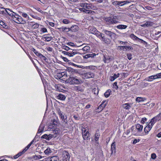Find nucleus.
<instances>
[{
  "label": "nucleus",
  "instance_id": "f257e3e1",
  "mask_svg": "<svg viewBox=\"0 0 161 161\" xmlns=\"http://www.w3.org/2000/svg\"><path fill=\"white\" fill-rule=\"evenodd\" d=\"M69 78L66 80L67 82L70 85L78 84L80 83V80L78 79L76 77H74L71 75H69Z\"/></svg>",
  "mask_w": 161,
  "mask_h": 161
},
{
  "label": "nucleus",
  "instance_id": "f03ea898",
  "mask_svg": "<svg viewBox=\"0 0 161 161\" xmlns=\"http://www.w3.org/2000/svg\"><path fill=\"white\" fill-rule=\"evenodd\" d=\"M103 31L108 36H109L111 39L114 40L116 39L117 37V34L112 32L110 31H108L105 29H103Z\"/></svg>",
  "mask_w": 161,
  "mask_h": 161
},
{
  "label": "nucleus",
  "instance_id": "7ed1b4c3",
  "mask_svg": "<svg viewBox=\"0 0 161 161\" xmlns=\"http://www.w3.org/2000/svg\"><path fill=\"white\" fill-rule=\"evenodd\" d=\"M13 19L15 22L18 24H24L25 23V21L22 17L17 14H16V15L13 17Z\"/></svg>",
  "mask_w": 161,
  "mask_h": 161
},
{
  "label": "nucleus",
  "instance_id": "20e7f679",
  "mask_svg": "<svg viewBox=\"0 0 161 161\" xmlns=\"http://www.w3.org/2000/svg\"><path fill=\"white\" fill-rule=\"evenodd\" d=\"M82 136L83 139L85 140H87L89 139L90 134L88 132V128H83L82 129Z\"/></svg>",
  "mask_w": 161,
  "mask_h": 161
},
{
  "label": "nucleus",
  "instance_id": "39448f33",
  "mask_svg": "<svg viewBox=\"0 0 161 161\" xmlns=\"http://www.w3.org/2000/svg\"><path fill=\"white\" fill-rule=\"evenodd\" d=\"M102 35L103 34L101 33V35H100L99 36H98V37L99 38L102 42L104 43L107 44H109L110 43V39L106 37L104 35L103 36Z\"/></svg>",
  "mask_w": 161,
  "mask_h": 161
},
{
  "label": "nucleus",
  "instance_id": "423d86ee",
  "mask_svg": "<svg viewBox=\"0 0 161 161\" xmlns=\"http://www.w3.org/2000/svg\"><path fill=\"white\" fill-rule=\"evenodd\" d=\"M80 5L81 7L84 8V9L86 8L87 9H94L93 8L94 7H92V4L91 3H80Z\"/></svg>",
  "mask_w": 161,
  "mask_h": 161
},
{
  "label": "nucleus",
  "instance_id": "0eeeda50",
  "mask_svg": "<svg viewBox=\"0 0 161 161\" xmlns=\"http://www.w3.org/2000/svg\"><path fill=\"white\" fill-rule=\"evenodd\" d=\"M89 29V31L91 33L95 35L97 37L99 36L100 35H101V33L98 31L94 27H90Z\"/></svg>",
  "mask_w": 161,
  "mask_h": 161
},
{
  "label": "nucleus",
  "instance_id": "6e6552de",
  "mask_svg": "<svg viewBox=\"0 0 161 161\" xmlns=\"http://www.w3.org/2000/svg\"><path fill=\"white\" fill-rule=\"evenodd\" d=\"M57 135V134L56 133H55L54 134H50L48 135L45 134L42 136L41 138L45 139L47 140H49L53 138H55L56 137Z\"/></svg>",
  "mask_w": 161,
  "mask_h": 161
},
{
  "label": "nucleus",
  "instance_id": "1a4fd4ad",
  "mask_svg": "<svg viewBox=\"0 0 161 161\" xmlns=\"http://www.w3.org/2000/svg\"><path fill=\"white\" fill-rule=\"evenodd\" d=\"M56 76L58 77V78L61 79L63 78L62 80L66 79L68 77V74L67 71H64L60 73L57 74Z\"/></svg>",
  "mask_w": 161,
  "mask_h": 161
},
{
  "label": "nucleus",
  "instance_id": "9d476101",
  "mask_svg": "<svg viewBox=\"0 0 161 161\" xmlns=\"http://www.w3.org/2000/svg\"><path fill=\"white\" fill-rule=\"evenodd\" d=\"M105 21L107 24H116L118 22V21L115 20H114L110 17L105 18Z\"/></svg>",
  "mask_w": 161,
  "mask_h": 161
},
{
  "label": "nucleus",
  "instance_id": "9b49d317",
  "mask_svg": "<svg viewBox=\"0 0 161 161\" xmlns=\"http://www.w3.org/2000/svg\"><path fill=\"white\" fill-rule=\"evenodd\" d=\"M130 37L132 39L135 40H138L139 42H141L142 43L144 44H146L147 42L142 40L138 38L134 34H131L130 36Z\"/></svg>",
  "mask_w": 161,
  "mask_h": 161
},
{
  "label": "nucleus",
  "instance_id": "f8f14e48",
  "mask_svg": "<svg viewBox=\"0 0 161 161\" xmlns=\"http://www.w3.org/2000/svg\"><path fill=\"white\" fill-rule=\"evenodd\" d=\"M63 161H69V156L68 152L64 151L63 153Z\"/></svg>",
  "mask_w": 161,
  "mask_h": 161
},
{
  "label": "nucleus",
  "instance_id": "ddd939ff",
  "mask_svg": "<svg viewBox=\"0 0 161 161\" xmlns=\"http://www.w3.org/2000/svg\"><path fill=\"white\" fill-rule=\"evenodd\" d=\"M84 79H88L93 78L94 76V74L91 72H87L85 73L83 75Z\"/></svg>",
  "mask_w": 161,
  "mask_h": 161
},
{
  "label": "nucleus",
  "instance_id": "4468645a",
  "mask_svg": "<svg viewBox=\"0 0 161 161\" xmlns=\"http://www.w3.org/2000/svg\"><path fill=\"white\" fill-rule=\"evenodd\" d=\"M129 2L127 1H114L113 3V4L115 5H118L120 6H122L124 5L125 3H128Z\"/></svg>",
  "mask_w": 161,
  "mask_h": 161
},
{
  "label": "nucleus",
  "instance_id": "2eb2a0df",
  "mask_svg": "<svg viewBox=\"0 0 161 161\" xmlns=\"http://www.w3.org/2000/svg\"><path fill=\"white\" fill-rule=\"evenodd\" d=\"M111 57L107 55H104L103 60L105 63H109L111 60Z\"/></svg>",
  "mask_w": 161,
  "mask_h": 161
},
{
  "label": "nucleus",
  "instance_id": "dca6fc26",
  "mask_svg": "<svg viewBox=\"0 0 161 161\" xmlns=\"http://www.w3.org/2000/svg\"><path fill=\"white\" fill-rule=\"evenodd\" d=\"M74 89L75 91L77 92H83L84 89V87L83 86H75L74 87Z\"/></svg>",
  "mask_w": 161,
  "mask_h": 161
},
{
  "label": "nucleus",
  "instance_id": "f3484780",
  "mask_svg": "<svg viewBox=\"0 0 161 161\" xmlns=\"http://www.w3.org/2000/svg\"><path fill=\"white\" fill-rule=\"evenodd\" d=\"M78 30V27L77 25H73L70 28H68L67 31H71L72 32H75Z\"/></svg>",
  "mask_w": 161,
  "mask_h": 161
},
{
  "label": "nucleus",
  "instance_id": "a211bd4d",
  "mask_svg": "<svg viewBox=\"0 0 161 161\" xmlns=\"http://www.w3.org/2000/svg\"><path fill=\"white\" fill-rule=\"evenodd\" d=\"M55 97L58 99L63 101L66 98L64 95L62 94H59L57 95H56Z\"/></svg>",
  "mask_w": 161,
  "mask_h": 161
},
{
  "label": "nucleus",
  "instance_id": "6ab92c4d",
  "mask_svg": "<svg viewBox=\"0 0 161 161\" xmlns=\"http://www.w3.org/2000/svg\"><path fill=\"white\" fill-rule=\"evenodd\" d=\"M69 52V57H73L74 55L77 53L76 52L75 50H73L72 49L69 48V50L68 51Z\"/></svg>",
  "mask_w": 161,
  "mask_h": 161
},
{
  "label": "nucleus",
  "instance_id": "aec40b11",
  "mask_svg": "<svg viewBox=\"0 0 161 161\" xmlns=\"http://www.w3.org/2000/svg\"><path fill=\"white\" fill-rule=\"evenodd\" d=\"M105 103V101L103 102L98 107V111L99 112L102 111L103 110V108L105 107L106 105V103Z\"/></svg>",
  "mask_w": 161,
  "mask_h": 161
},
{
  "label": "nucleus",
  "instance_id": "412c9836",
  "mask_svg": "<svg viewBox=\"0 0 161 161\" xmlns=\"http://www.w3.org/2000/svg\"><path fill=\"white\" fill-rule=\"evenodd\" d=\"M6 12L9 15L12 16L13 18L16 15V14L11 11L9 8L6 9Z\"/></svg>",
  "mask_w": 161,
  "mask_h": 161
},
{
  "label": "nucleus",
  "instance_id": "4be33fe9",
  "mask_svg": "<svg viewBox=\"0 0 161 161\" xmlns=\"http://www.w3.org/2000/svg\"><path fill=\"white\" fill-rule=\"evenodd\" d=\"M59 158L57 156H52L48 158L47 159V161H58Z\"/></svg>",
  "mask_w": 161,
  "mask_h": 161
},
{
  "label": "nucleus",
  "instance_id": "5701e85b",
  "mask_svg": "<svg viewBox=\"0 0 161 161\" xmlns=\"http://www.w3.org/2000/svg\"><path fill=\"white\" fill-rule=\"evenodd\" d=\"M111 154L113 153H115L116 152V145L115 142H113L111 145Z\"/></svg>",
  "mask_w": 161,
  "mask_h": 161
},
{
  "label": "nucleus",
  "instance_id": "b1692460",
  "mask_svg": "<svg viewBox=\"0 0 161 161\" xmlns=\"http://www.w3.org/2000/svg\"><path fill=\"white\" fill-rule=\"evenodd\" d=\"M96 55L95 53H88L84 56V58L87 59L89 58H93L96 56Z\"/></svg>",
  "mask_w": 161,
  "mask_h": 161
},
{
  "label": "nucleus",
  "instance_id": "393cba45",
  "mask_svg": "<svg viewBox=\"0 0 161 161\" xmlns=\"http://www.w3.org/2000/svg\"><path fill=\"white\" fill-rule=\"evenodd\" d=\"M136 127L138 132H141L142 131L143 129L142 125L139 124H137L136 126Z\"/></svg>",
  "mask_w": 161,
  "mask_h": 161
},
{
  "label": "nucleus",
  "instance_id": "a878e982",
  "mask_svg": "<svg viewBox=\"0 0 161 161\" xmlns=\"http://www.w3.org/2000/svg\"><path fill=\"white\" fill-rule=\"evenodd\" d=\"M65 71H67V72L69 73L70 75H72L75 72L76 70L69 68H68Z\"/></svg>",
  "mask_w": 161,
  "mask_h": 161
},
{
  "label": "nucleus",
  "instance_id": "bb28decb",
  "mask_svg": "<svg viewBox=\"0 0 161 161\" xmlns=\"http://www.w3.org/2000/svg\"><path fill=\"white\" fill-rule=\"evenodd\" d=\"M44 125L42 124H41L39 127V128L38 129V132L37 133H39L41 132H42L44 130Z\"/></svg>",
  "mask_w": 161,
  "mask_h": 161
},
{
  "label": "nucleus",
  "instance_id": "cd10ccee",
  "mask_svg": "<svg viewBox=\"0 0 161 161\" xmlns=\"http://www.w3.org/2000/svg\"><path fill=\"white\" fill-rule=\"evenodd\" d=\"M152 25V23L150 21H147L144 24L141 25V26L142 27H146L151 26Z\"/></svg>",
  "mask_w": 161,
  "mask_h": 161
},
{
  "label": "nucleus",
  "instance_id": "c85d7f7f",
  "mask_svg": "<svg viewBox=\"0 0 161 161\" xmlns=\"http://www.w3.org/2000/svg\"><path fill=\"white\" fill-rule=\"evenodd\" d=\"M62 86L59 85H55V88L56 91L59 92H62L63 89H62Z\"/></svg>",
  "mask_w": 161,
  "mask_h": 161
},
{
  "label": "nucleus",
  "instance_id": "c756f323",
  "mask_svg": "<svg viewBox=\"0 0 161 161\" xmlns=\"http://www.w3.org/2000/svg\"><path fill=\"white\" fill-rule=\"evenodd\" d=\"M119 74L118 73L117 74H115L113 76H111L110 77V80L113 81L115 80L116 79L119 77Z\"/></svg>",
  "mask_w": 161,
  "mask_h": 161
},
{
  "label": "nucleus",
  "instance_id": "7c9ffc66",
  "mask_svg": "<svg viewBox=\"0 0 161 161\" xmlns=\"http://www.w3.org/2000/svg\"><path fill=\"white\" fill-rule=\"evenodd\" d=\"M100 136V134L99 133H97L95 134V140L96 143H98V140Z\"/></svg>",
  "mask_w": 161,
  "mask_h": 161
},
{
  "label": "nucleus",
  "instance_id": "2f4dec72",
  "mask_svg": "<svg viewBox=\"0 0 161 161\" xmlns=\"http://www.w3.org/2000/svg\"><path fill=\"white\" fill-rule=\"evenodd\" d=\"M52 153V151L50 148H47L44 151L45 154L47 155H49Z\"/></svg>",
  "mask_w": 161,
  "mask_h": 161
},
{
  "label": "nucleus",
  "instance_id": "473e14b6",
  "mask_svg": "<svg viewBox=\"0 0 161 161\" xmlns=\"http://www.w3.org/2000/svg\"><path fill=\"white\" fill-rule=\"evenodd\" d=\"M61 119L63 121V123L64 124H66L67 123L68 120L67 119V117L66 116H63V117H61Z\"/></svg>",
  "mask_w": 161,
  "mask_h": 161
},
{
  "label": "nucleus",
  "instance_id": "72a5a7b5",
  "mask_svg": "<svg viewBox=\"0 0 161 161\" xmlns=\"http://www.w3.org/2000/svg\"><path fill=\"white\" fill-rule=\"evenodd\" d=\"M83 12L85 13L86 14H90L92 15H93L95 13V12L91 10H88L85 9V10H83Z\"/></svg>",
  "mask_w": 161,
  "mask_h": 161
},
{
  "label": "nucleus",
  "instance_id": "f704fd0d",
  "mask_svg": "<svg viewBox=\"0 0 161 161\" xmlns=\"http://www.w3.org/2000/svg\"><path fill=\"white\" fill-rule=\"evenodd\" d=\"M157 120H156V119H154V117L152 119L150 122L148 124L150 125V126H153L154 124L157 121Z\"/></svg>",
  "mask_w": 161,
  "mask_h": 161
},
{
  "label": "nucleus",
  "instance_id": "c9c22d12",
  "mask_svg": "<svg viewBox=\"0 0 161 161\" xmlns=\"http://www.w3.org/2000/svg\"><path fill=\"white\" fill-rule=\"evenodd\" d=\"M122 106L124 108L127 110L129 109L131 107L129 103H125Z\"/></svg>",
  "mask_w": 161,
  "mask_h": 161
},
{
  "label": "nucleus",
  "instance_id": "e433bc0d",
  "mask_svg": "<svg viewBox=\"0 0 161 161\" xmlns=\"http://www.w3.org/2000/svg\"><path fill=\"white\" fill-rule=\"evenodd\" d=\"M116 27L118 29H126L127 28V26L126 25H120L117 26Z\"/></svg>",
  "mask_w": 161,
  "mask_h": 161
},
{
  "label": "nucleus",
  "instance_id": "4c0bfd02",
  "mask_svg": "<svg viewBox=\"0 0 161 161\" xmlns=\"http://www.w3.org/2000/svg\"><path fill=\"white\" fill-rule=\"evenodd\" d=\"M90 47L88 46H86L82 48V50L85 52H88L90 50Z\"/></svg>",
  "mask_w": 161,
  "mask_h": 161
},
{
  "label": "nucleus",
  "instance_id": "58836bf2",
  "mask_svg": "<svg viewBox=\"0 0 161 161\" xmlns=\"http://www.w3.org/2000/svg\"><path fill=\"white\" fill-rule=\"evenodd\" d=\"M156 79V78H155V75H153L149 76L147 78L146 80L149 81H152L153 79Z\"/></svg>",
  "mask_w": 161,
  "mask_h": 161
},
{
  "label": "nucleus",
  "instance_id": "ea45409f",
  "mask_svg": "<svg viewBox=\"0 0 161 161\" xmlns=\"http://www.w3.org/2000/svg\"><path fill=\"white\" fill-rule=\"evenodd\" d=\"M154 119H156V120H157V121L161 120V112L157 116L154 117Z\"/></svg>",
  "mask_w": 161,
  "mask_h": 161
},
{
  "label": "nucleus",
  "instance_id": "a19ab883",
  "mask_svg": "<svg viewBox=\"0 0 161 161\" xmlns=\"http://www.w3.org/2000/svg\"><path fill=\"white\" fill-rule=\"evenodd\" d=\"M121 48H122L123 50H124L125 49L127 50L128 49H131L132 48V47L130 46H121Z\"/></svg>",
  "mask_w": 161,
  "mask_h": 161
},
{
  "label": "nucleus",
  "instance_id": "79ce46f5",
  "mask_svg": "<svg viewBox=\"0 0 161 161\" xmlns=\"http://www.w3.org/2000/svg\"><path fill=\"white\" fill-rule=\"evenodd\" d=\"M39 58H40L42 62H43L44 61H46V60H47L45 56L42 55V54L39 57Z\"/></svg>",
  "mask_w": 161,
  "mask_h": 161
},
{
  "label": "nucleus",
  "instance_id": "37998d69",
  "mask_svg": "<svg viewBox=\"0 0 161 161\" xmlns=\"http://www.w3.org/2000/svg\"><path fill=\"white\" fill-rule=\"evenodd\" d=\"M111 92V91L110 90H108L104 94V96L106 97H108L110 94V92Z\"/></svg>",
  "mask_w": 161,
  "mask_h": 161
},
{
  "label": "nucleus",
  "instance_id": "c03bdc74",
  "mask_svg": "<svg viewBox=\"0 0 161 161\" xmlns=\"http://www.w3.org/2000/svg\"><path fill=\"white\" fill-rule=\"evenodd\" d=\"M32 24H31V25H32V28L33 29H36L37 28L39 27V25L37 23H35L33 24V22L31 23Z\"/></svg>",
  "mask_w": 161,
  "mask_h": 161
},
{
  "label": "nucleus",
  "instance_id": "a18cd8bd",
  "mask_svg": "<svg viewBox=\"0 0 161 161\" xmlns=\"http://www.w3.org/2000/svg\"><path fill=\"white\" fill-rule=\"evenodd\" d=\"M44 38L45 39L46 41L47 42L50 41L53 39V37L52 36H46L44 37Z\"/></svg>",
  "mask_w": 161,
  "mask_h": 161
},
{
  "label": "nucleus",
  "instance_id": "49530a36",
  "mask_svg": "<svg viewBox=\"0 0 161 161\" xmlns=\"http://www.w3.org/2000/svg\"><path fill=\"white\" fill-rule=\"evenodd\" d=\"M147 105L148 106H149L150 108H151L154 106L155 105V103H152L149 104V103H147Z\"/></svg>",
  "mask_w": 161,
  "mask_h": 161
},
{
  "label": "nucleus",
  "instance_id": "de8ad7c7",
  "mask_svg": "<svg viewBox=\"0 0 161 161\" xmlns=\"http://www.w3.org/2000/svg\"><path fill=\"white\" fill-rule=\"evenodd\" d=\"M6 12V9L3 7H0V14H3Z\"/></svg>",
  "mask_w": 161,
  "mask_h": 161
},
{
  "label": "nucleus",
  "instance_id": "09e8293b",
  "mask_svg": "<svg viewBox=\"0 0 161 161\" xmlns=\"http://www.w3.org/2000/svg\"><path fill=\"white\" fill-rule=\"evenodd\" d=\"M62 48L67 51H69V50L70 48L68 47L65 45H63L62 46Z\"/></svg>",
  "mask_w": 161,
  "mask_h": 161
},
{
  "label": "nucleus",
  "instance_id": "8fccbe9b",
  "mask_svg": "<svg viewBox=\"0 0 161 161\" xmlns=\"http://www.w3.org/2000/svg\"><path fill=\"white\" fill-rule=\"evenodd\" d=\"M151 130V129L148 128L147 127H146L144 129V131L146 133V134H147Z\"/></svg>",
  "mask_w": 161,
  "mask_h": 161
},
{
  "label": "nucleus",
  "instance_id": "3c124183",
  "mask_svg": "<svg viewBox=\"0 0 161 161\" xmlns=\"http://www.w3.org/2000/svg\"><path fill=\"white\" fill-rule=\"evenodd\" d=\"M136 101L138 102H140L143 101L142 98L141 97H137L136 99Z\"/></svg>",
  "mask_w": 161,
  "mask_h": 161
},
{
  "label": "nucleus",
  "instance_id": "603ef678",
  "mask_svg": "<svg viewBox=\"0 0 161 161\" xmlns=\"http://www.w3.org/2000/svg\"><path fill=\"white\" fill-rule=\"evenodd\" d=\"M63 22L64 24H67L69 23V21L67 19H64L63 20Z\"/></svg>",
  "mask_w": 161,
  "mask_h": 161
},
{
  "label": "nucleus",
  "instance_id": "864d4df0",
  "mask_svg": "<svg viewBox=\"0 0 161 161\" xmlns=\"http://www.w3.org/2000/svg\"><path fill=\"white\" fill-rule=\"evenodd\" d=\"M147 120V119L145 117H144L142 119L141 122L142 124H144L145 123V122Z\"/></svg>",
  "mask_w": 161,
  "mask_h": 161
},
{
  "label": "nucleus",
  "instance_id": "5fc2aeb1",
  "mask_svg": "<svg viewBox=\"0 0 161 161\" xmlns=\"http://www.w3.org/2000/svg\"><path fill=\"white\" fill-rule=\"evenodd\" d=\"M22 154V153H21L20 152L19 153H18L17 155H15L14 156V158L15 159H16L17 158H18V157H19V156H21Z\"/></svg>",
  "mask_w": 161,
  "mask_h": 161
},
{
  "label": "nucleus",
  "instance_id": "6e6d98bb",
  "mask_svg": "<svg viewBox=\"0 0 161 161\" xmlns=\"http://www.w3.org/2000/svg\"><path fill=\"white\" fill-rule=\"evenodd\" d=\"M161 76V73L157 74L155 75V78L157 79L158 78H160Z\"/></svg>",
  "mask_w": 161,
  "mask_h": 161
},
{
  "label": "nucleus",
  "instance_id": "4d7b16f0",
  "mask_svg": "<svg viewBox=\"0 0 161 161\" xmlns=\"http://www.w3.org/2000/svg\"><path fill=\"white\" fill-rule=\"evenodd\" d=\"M156 157V155L155 153H153L151 154V158L153 159H154Z\"/></svg>",
  "mask_w": 161,
  "mask_h": 161
},
{
  "label": "nucleus",
  "instance_id": "13d9d810",
  "mask_svg": "<svg viewBox=\"0 0 161 161\" xmlns=\"http://www.w3.org/2000/svg\"><path fill=\"white\" fill-rule=\"evenodd\" d=\"M58 113L59 116L60 117H61L62 116L63 117V116L64 115L62 114V112L60 110H59L58 111Z\"/></svg>",
  "mask_w": 161,
  "mask_h": 161
},
{
  "label": "nucleus",
  "instance_id": "bf43d9fd",
  "mask_svg": "<svg viewBox=\"0 0 161 161\" xmlns=\"http://www.w3.org/2000/svg\"><path fill=\"white\" fill-rule=\"evenodd\" d=\"M41 31L43 33L47 32V30L46 28H42L41 29Z\"/></svg>",
  "mask_w": 161,
  "mask_h": 161
},
{
  "label": "nucleus",
  "instance_id": "052dcab7",
  "mask_svg": "<svg viewBox=\"0 0 161 161\" xmlns=\"http://www.w3.org/2000/svg\"><path fill=\"white\" fill-rule=\"evenodd\" d=\"M127 58L129 60H130L131 59V53H128L127 54Z\"/></svg>",
  "mask_w": 161,
  "mask_h": 161
},
{
  "label": "nucleus",
  "instance_id": "680f3d73",
  "mask_svg": "<svg viewBox=\"0 0 161 161\" xmlns=\"http://www.w3.org/2000/svg\"><path fill=\"white\" fill-rule=\"evenodd\" d=\"M5 23L2 21H0V25L3 26V27H5L6 25H5Z\"/></svg>",
  "mask_w": 161,
  "mask_h": 161
},
{
  "label": "nucleus",
  "instance_id": "e2e57ef3",
  "mask_svg": "<svg viewBox=\"0 0 161 161\" xmlns=\"http://www.w3.org/2000/svg\"><path fill=\"white\" fill-rule=\"evenodd\" d=\"M36 9L38 11V12H40L41 13L43 14L44 13H45L43 11L41 10L40 8H36Z\"/></svg>",
  "mask_w": 161,
  "mask_h": 161
},
{
  "label": "nucleus",
  "instance_id": "0e129e2a",
  "mask_svg": "<svg viewBox=\"0 0 161 161\" xmlns=\"http://www.w3.org/2000/svg\"><path fill=\"white\" fill-rule=\"evenodd\" d=\"M22 15L23 17H24L25 18H26L27 17L28 19L29 18V16H28L27 14L25 13H23Z\"/></svg>",
  "mask_w": 161,
  "mask_h": 161
},
{
  "label": "nucleus",
  "instance_id": "69168bd1",
  "mask_svg": "<svg viewBox=\"0 0 161 161\" xmlns=\"http://www.w3.org/2000/svg\"><path fill=\"white\" fill-rule=\"evenodd\" d=\"M139 141H140V140L139 139H135L134 140L132 143L133 144H136V143H137V142H139Z\"/></svg>",
  "mask_w": 161,
  "mask_h": 161
},
{
  "label": "nucleus",
  "instance_id": "338daca9",
  "mask_svg": "<svg viewBox=\"0 0 161 161\" xmlns=\"http://www.w3.org/2000/svg\"><path fill=\"white\" fill-rule=\"evenodd\" d=\"M57 121L56 119H54L53 122V124L54 125H57Z\"/></svg>",
  "mask_w": 161,
  "mask_h": 161
},
{
  "label": "nucleus",
  "instance_id": "774afa93",
  "mask_svg": "<svg viewBox=\"0 0 161 161\" xmlns=\"http://www.w3.org/2000/svg\"><path fill=\"white\" fill-rule=\"evenodd\" d=\"M28 148H27L26 147L24 149L23 151H22L21 153H22V154L25 153L27 150Z\"/></svg>",
  "mask_w": 161,
  "mask_h": 161
}]
</instances>
